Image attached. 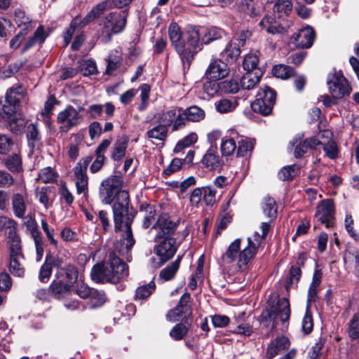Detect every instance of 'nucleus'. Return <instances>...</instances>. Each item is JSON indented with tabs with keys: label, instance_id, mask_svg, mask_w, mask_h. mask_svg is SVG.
I'll return each instance as SVG.
<instances>
[{
	"label": "nucleus",
	"instance_id": "nucleus-33",
	"mask_svg": "<svg viewBox=\"0 0 359 359\" xmlns=\"http://www.w3.org/2000/svg\"><path fill=\"white\" fill-rule=\"evenodd\" d=\"M25 94V89L23 86L15 84L7 90L5 97L18 107L20 102L24 98Z\"/></svg>",
	"mask_w": 359,
	"mask_h": 359
},
{
	"label": "nucleus",
	"instance_id": "nucleus-18",
	"mask_svg": "<svg viewBox=\"0 0 359 359\" xmlns=\"http://www.w3.org/2000/svg\"><path fill=\"white\" fill-rule=\"evenodd\" d=\"M239 139L238 131L231 128L227 131V135L222 138L221 142V152L223 156H229L232 155L236 149V140Z\"/></svg>",
	"mask_w": 359,
	"mask_h": 359
},
{
	"label": "nucleus",
	"instance_id": "nucleus-57",
	"mask_svg": "<svg viewBox=\"0 0 359 359\" xmlns=\"http://www.w3.org/2000/svg\"><path fill=\"white\" fill-rule=\"evenodd\" d=\"M221 93H236L239 90V84L235 79L220 81Z\"/></svg>",
	"mask_w": 359,
	"mask_h": 359
},
{
	"label": "nucleus",
	"instance_id": "nucleus-50",
	"mask_svg": "<svg viewBox=\"0 0 359 359\" xmlns=\"http://www.w3.org/2000/svg\"><path fill=\"white\" fill-rule=\"evenodd\" d=\"M198 140V135L195 133H191L180 140L175 145L173 151L179 153L186 147H189Z\"/></svg>",
	"mask_w": 359,
	"mask_h": 359
},
{
	"label": "nucleus",
	"instance_id": "nucleus-7",
	"mask_svg": "<svg viewBox=\"0 0 359 359\" xmlns=\"http://www.w3.org/2000/svg\"><path fill=\"white\" fill-rule=\"evenodd\" d=\"M190 300V294L187 292L184 293L181 297L177 305L168 312L165 316L166 320L170 322L189 320L192 313Z\"/></svg>",
	"mask_w": 359,
	"mask_h": 359
},
{
	"label": "nucleus",
	"instance_id": "nucleus-56",
	"mask_svg": "<svg viewBox=\"0 0 359 359\" xmlns=\"http://www.w3.org/2000/svg\"><path fill=\"white\" fill-rule=\"evenodd\" d=\"M9 120V127L11 130L15 134L21 133L26 126V121L21 117H12Z\"/></svg>",
	"mask_w": 359,
	"mask_h": 359
},
{
	"label": "nucleus",
	"instance_id": "nucleus-3",
	"mask_svg": "<svg viewBox=\"0 0 359 359\" xmlns=\"http://www.w3.org/2000/svg\"><path fill=\"white\" fill-rule=\"evenodd\" d=\"M168 35L172 46L180 55L184 65H189L200 48V31L196 27L183 34L176 22L168 27Z\"/></svg>",
	"mask_w": 359,
	"mask_h": 359
},
{
	"label": "nucleus",
	"instance_id": "nucleus-39",
	"mask_svg": "<svg viewBox=\"0 0 359 359\" xmlns=\"http://www.w3.org/2000/svg\"><path fill=\"white\" fill-rule=\"evenodd\" d=\"M18 107L5 97L4 101L0 102V116L4 119H10L15 114Z\"/></svg>",
	"mask_w": 359,
	"mask_h": 359
},
{
	"label": "nucleus",
	"instance_id": "nucleus-42",
	"mask_svg": "<svg viewBox=\"0 0 359 359\" xmlns=\"http://www.w3.org/2000/svg\"><path fill=\"white\" fill-rule=\"evenodd\" d=\"M274 104H269L256 97L255 100L252 103L251 107L255 112L259 113L263 116H268L271 113Z\"/></svg>",
	"mask_w": 359,
	"mask_h": 359
},
{
	"label": "nucleus",
	"instance_id": "nucleus-15",
	"mask_svg": "<svg viewBox=\"0 0 359 359\" xmlns=\"http://www.w3.org/2000/svg\"><path fill=\"white\" fill-rule=\"evenodd\" d=\"M290 346V339L283 335L278 336L268 344L266 356L272 359L283 351L287 350Z\"/></svg>",
	"mask_w": 359,
	"mask_h": 359
},
{
	"label": "nucleus",
	"instance_id": "nucleus-14",
	"mask_svg": "<svg viewBox=\"0 0 359 359\" xmlns=\"http://www.w3.org/2000/svg\"><path fill=\"white\" fill-rule=\"evenodd\" d=\"M11 205L14 215L19 219L25 217L28 206L27 193L24 187L21 193H14L11 196Z\"/></svg>",
	"mask_w": 359,
	"mask_h": 359
},
{
	"label": "nucleus",
	"instance_id": "nucleus-22",
	"mask_svg": "<svg viewBox=\"0 0 359 359\" xmlns=\"http://www.w3.org/2000/svg\"><path fill=\"white\" fill-rule=\"evenodd\" d=\"M259 25L262 29L271 34H283L286 32L285 27L277 22L271 16L266 15L259 22Z\"/></svg>",
	"mask_w": 359,
	"mask_h": 359
},
{
	"label": "nucleus",
	"instance_id": "nucleus-34",
	"mask_svg": "<svg viewBox=\"0 0 359 359\" xmlns=\"http://www.w3.org/2000/svg\"><path fill=\"white\" fill-rule=\"evenodd\" d=\"M25 257L23 258L10 257L8 269L10 273L17 277H23L25 273L24 266Z\"/></svg>",
	"mask_w": 359,
	"mask_h": 359
},
{
	"label": "nucleus",
	"instance_id": "nucleus-47",
	"mask_svg": "<svg viewBox=\"0 0 359 359\" xmlns=\"http://www.w3.org/2000/svg\"><path fill=\"white\" fill-rule=\"evenodd\" d=\"M215 105L218 112L225 114L233 111L237 106V102L228 99H221L215 102Z\"/></svg>",
	"mask_w": 359,
	"mask_h": 359
},
{
	"label": "nucleus",
	"instance_id": "nucleus-28",
	"mask_svg": "<svg viewBox=\"0 0 359 359\" xmlns=\"http://www.w3.org/2000/svg\"><path fill=\"white\" fill-rule=\"evenodd\" d=\"M261 76L260 70L246 72L241 79V87L245 90L253 88L259 82Z\"/></svg>",
	"mask_w": 359,
	"mask_h": 359
},
{
	"label": "nucleus",
	"instance_id": "nucleus-26",
	"mask_svg": "<svg viewBox=\"0 0 359 359\" xmlns=\"http://www.w3.org/2000/svg\"><path fill=\"white\" fill-rule=\"evenodd\" d=\"M71 285L65 283L64 278L54 280L50 290L52 294L57 299L66 297L70 292Z\"/></svg>",
	"mask_w": 359,
	"mask_h": 359
},
{
	"label": "nucleus",
	"instance_id": "nucleus-64",
	"mask_svg": "<svg viewBox=\"0 0 359 359\" xmlns=\"http://www.w3.org/2000/svg\"><path fill=\"white\" fill-rule=\"evenodd\" d=\"M41 223L42 229L45 232L48 241L54 247H57V240L54 237V229L48 226L47 222L46 220H44V219H42Z\"/></svg>",
	"mask_w": 359,
	"mask_h": 359
},
{
	"label": "nucleus",
	"instance_id": "nucleus-52",
	"mask_svg": "<svg viewBox=\"0 0 359 359\" xmlns=\"http://www.w3.org/2000/svg\"><path fill=\"white\" fill-rule=\"evenodd\" d=\"M273 75L282 79H287L294 74V69L285 65H278L273 68Z\"/></svg>",
	"mask_w": 359,
	"mask_h": 359
},
{
	"label": "nucleus",
	"instance_id": "nucleus-63",
	"mask_svg": "<svg viewBox=\"0 0 359 359\" xmlns=\"http://www.w3.org/2000/svg\"><path fill=\"white\" fill-rule=\"evenodd\" d=\"M81 71L85 76L95 74L97 72V66L95 62L91 60L84 61L81 65Z\"/></svg>",
	"mask_w": 359,
	"mask_h": 359
},
{
	"label": "nucleus",
	"instance_id": "nucleus-37",
	"mask_svg": "<svg viewBox=\"0 0 359 359\" xmlns=\"http://www.w3.org/2000/svg\"><path fill=\"white\" fill-rule=\"evenodd\" d=\"M183 114L187 121L192 122H198L203 120L205 116V111L196 105L190 106L183 110Z\"/></svg>",
	"mask_w": 359,
	"mask_h": 359
},
{
	"label": "nucleus",
	"instance_id": "nucleus-60",
	"mask_svg": "<svg viewBox=\"0 0 359 359\" xmlns=\"http://www.w3.org/2000/svg\"><path fill=\"white\" fill-rule=\"evenodd\" d=\"M348 334L352 339H359V312L354 314L350 321Z\"/></svg>",
	"mask_w": 359,
	"mask_h": 359
},
{
	"label": "nucleus",
	"instance_id": "nucleus-58",
	"mask_svg": "<svg viewBox=\"0 0 359 359\" xmlns=\"http://www.w3.org/2000/svg\"><path fill=\"white\" fill-rule=\"evenodd\" d=\"M177 111L178 109L173 108L162 112L158 118L160 123L168 128L174 121Z\"/></svg>",
	"mask_w": 359,
	"mask_h": 359
},
{
	"label": "nucleus",
	"instance_id": "nucleus-48",
	"mask_svg": "<svg viewBox=\"0 0 359 359\" xmlns=\"http://www.w3.org/2000/svg\"><path fill=\"white\" fill-rule=\"evenodd\" d=\"M105 301L106 296L104 292L93 289L89 297L88 305L90 309H95L102 306Z\"/></svg>",
	"mask_w": 359,
	"mask_h": 359
},
{
	"label": "nucleus",
	"instance_id": "nucleus-51",
	"mask_svg": "<svg viewBox=\"0 0 359 359\" xmlns=\"http://www.w3.org/2000/svg\"><path fill=\"white\" fill-rule=\"evenodd\" d=\"M5 165L10 171L18 172L22 170L21 158L18 154H13L6 159Z\"/></svg>",
	"mask_w": 359,
	"mask_h": 359
},
{
	"label": "nucleus",
	"instance_id": "nucleus-16",
	"mask_svg": "<svg viewBox=\"0 0 359 359\" xmlns=\"http://www.w3.org/2000/svg\"><path fill=\"white\" fill-rule=\"evenodd\" d=\"M107 267L108 262H101L94 265L90 271L91 279L97 283L114 282L117 278L114 276L107 275V272H109Z\"/></svg>",
	"mask_w": 359,
	"mask_h": 359
},
{
	"label": "nucleus",
	"instance_id": "nucleus-6",
	"mask_svg": "<svg viewBox=\"0 0 359 359\" xmlns=\"http://www.w3.org/2000/svg\"><path fill=\"white\" fill-rule=\"evenodd\" d=\"M83 107L78 109L72 105H67L65 109L60 111L57 116V122L60 124L59 130L62 133H67L72 128L81 124L83 117L80 112Z\"/></svg>",
	"mask_w": 359,
	"mask_h": 359
},
{
	"label": "nucleus",
	"instance_id": "nucleus-36",
	"mask_svg": "<svg viewBox=\"0 0 359 359\" xmlns=\"http://www.w3.org/2000/svg\"><path fill=\"white\" fill-rule=\"evenodd\" d=\"M276 310V317L279 316L282 323L288 321L290 316V308L288 299L282 298L278 300L277 307L274 308Z\"/></svg>",
	"mask_w": 359,
	"mask_h": 359
},
{
	"label": "nucleus",
	"instance_id": "nucleus-4",
	"mask_svg": "<svg viewBox=\"0 0 359 359\" xmlns=\"http://www.w3.org/2000/svg\"><path fill=\"white\" fill-rule=\"evenodd\" d=\"M128 13L126 10L119 12H111L108 14L103 20L102 34L105 36L102 40L104 42L109 41L113 34L121 32L126 25Z\"/></svg>",
	"mask_w": 359,
	"mask_h": 359
},
{
	"label": "nucleus",
	"instance_id": "nucleus-43",
	"mask_svg": "<svg viewBox=\"0 0 359 359\" xmlns=\"http://www.w3.org/2000/svg\"><path fill=\"white\" fill-rule=\"evenodd\" d=\"M223 33L224 32L220 28L215 27H211L205 30L202 37L200 36V41L203 44H208L212 41L221 39Z\"/></svg>",
	"mask_w": 359,
	"mask_h": 359
},
{
	"label": "nucleus",
	"instance_id": "nucleus-25",
	"mask_svg": "<svg viewBox=\"0 0 359 359\" xmlns=\"http://www.w3.org/2000/svg\"><path fill=\"white\" fill-rule=\"evenodd\" d=\"M201 163L209 170H217L222 166L219 156L216 154L215 149H209L204 154Z\"/></svg>",
	"mask_w": 359,
	"mask_h": 359
},
{
	"label": "nucleus",
	"instance_id": "nucleus-2",
	"mask_svg": "<svg viewBox=\"0 0 359 359\" xmlns=\"http://www.w3.org/2000/svg\"><path fill=\"white\" fill-rule=\"evenodd\" d=\"M271 221L262 222L261 224L262 235L255 233V241L253 242L250 238H248V245L241 250L240 238L236 239L228 247L226 251L222 257V262L224 265L235 264L237 271H243L248 269L250 260L257 253V248L262 239L265 238L269 232Z\"/></svg>",
	"mask_w": 359,
	"mask_h": 359
},
{
	"label": "nucleus",
	"instance_id": "nucleus-12",
	"mask_svg": "<svg viewBox=\"0 0 359 359\" xmlns=\"http://www.w3.org/2000/svg\"><path fill=\"white\" fill-rule=\"evenodd\" d=\"M162 241L156 247V255L159 257L160 262L155 264L154 267L161 266L164 262L170 259L177 251L176 239L175 238H168V239H162Z\"/></svg>",
	"mask_w": 359,
	"mask_h": 359
},
{
	"label": "nucleus",
	"instance_id": "nucleus-20",
	"mask_svg": "<svg viewBox=\"0 0 359 359\" xmlns=\"http://www.w3.org/2000/svg\"><path fill=\"white\" fill-rule=\"evenodd\" d=\"M129 138L126 135L118 136L111 149V158L114 161H121L126 153Z\"/></svg>",
	"mask_w": 359,
	"mask_h": 359
},
{
	"label": "nucleus",
	"instance_id": "nucleus-55",
	"mask_svg": "<svg viewBox=\"0 0 359 359\" xmlns=\"http://www.w3.org/2000/svg\"><path fill=\"white\" fill-rule=\"evenodd\" d=\"M313 327V317L310 311L309 305H307L306 311L302 322V330L304 334H308L311 332Z\"/></svg>",
	"mask_w": 359,
	"mask_h": 359
},
{
	"label": "nucleus",
	"instance_id": "nucleus-44",
	"mask_svg": "<svg viewBox=\"0 0 359 359\" xmlns=\"http://www.w3.org/2000/svg\"><path fill=\"white\" fill-rule=\"evenodd\" d=\"M300 172V168L296 165L285 166L278 172V177L283 181L291 180Z\"/></svg>",
	"mask_w": 359,
	"mask_h": 359
},
{
	"label": "nucleus",
	"instance_id": "nucleus-45",
	"mask_svg": "<svg viewBox=\"0 0 359 359\" xmlns=\"http://www.w3.org/2000/svg\"><path fill=\"white\" fill-rule=\"evenodd\" d=\"M15 22L19 27H22L21 30L29 32L34 27L32 22L26 16L25 13L22 11L15 12Z\"/></svg>",
	"mask_w": 359,
	"mask_h": 359
},
{
	"label": "nucleus",
	"instance_id": "nucleus-32",
	"mask_svg": "<svg viewBox=\"0 0 359 359\" xmlns=\"http://www.w3.org/2000/svg\"><path fill=\"white\" fill-rule=\"evenodd\" d=\"M240 140H238V149H237V156H248V154H250L255 147V140L254 139H251L247 137H243L239 135Z\"/></svg>",
	"mask_w": 359,
	"mask_h": 359
},
{
	"label": "nucleus",
	"instance_id": "nucleus-59",
	"mask_svg": "<svg viewBox=\"0 0 359 359\" xmlns=\"http://www.w3.org/2000/svg\"><path fill=\"white\" fill-rule=\"evenodd\" d=\"M203 90L208 96H215L219 92H221L220 81L219 82L215 79L206 81L203 86Z\"/></svg>",
	"mask_w": 359,
	"mask_h": 359
},
{
	"label": "nucleus",
	"instance_id": "nucleus-35",
	"mask_svg": "<svg viewBox=\"0 0 359 359\" xmlns=\"http://www.w3.org/2000/svg\"><path fill=\"white\" fill-rule=\"evenodd\" d=\"M168 132V128L159 123L149 128L147 132V136L149 139L163 142L167 138Z\"/></svg>",
	"mask_w": 359,
	"mask_h": 359
},
{
	"label": "nucleus",
	"instance_id": "nucleus-9",
	"mask_svg": "<svg viewBox=\"0 0 359 359\" xmlns=\"http://www.w3.org/2000/svg\"><path fill=\"white\" fill-rule=\"evenodd\" d=\"M107 275L114 276L117 278L114 282H107L108 283L116 284L126 279L128 276V269L126 264L121 259L116 255L115 252H110L109 255Z\"/></svg>",
	"mask_w": 359,
	"mask_h": 359
},
{
	"label": "nucleus",
	"instance_id": "nucleus-46",
	"mask_svg": "<svg viewBox=\"0 0 359 359\" xmlns=\"http://www.w3.org/2000/svg\"><path fill=\"white\" fill-rule=\"evenodd\" d=\"M155 289L156 284L153 280H151L147 285H144L137 288L135 299L144 300L148 298L153 293Z\"/></svg>",
	"mask_w": 359,
	"mask_h": 359
},
{
	"label": "nucleus",
	"instance_id": "nucleus-61",
	"mask_svg": "<svg viewBox=\"0 0 359 359\" xmlns=\"http://www.w3.org/2000/svg\"><path fill=\"white\" fill-rule=\"evenodd\" d=\"M258 61L259 60L256 55H247L243 59V67L244 69L247 71V72H253V70L255 69L257 66Z\"/></svg>",
	"mask_w": 359,
	"mask_h": 359
},
{
	"label": "nucleus",
	"instance_id": "nucleus-19",
	"mask_svg": "<svg viewBox=\"0 0 359 359\" xmlns=\"http://www.w3.org/2000/svg\"><path fill=\"white\" fill-rule=\"evenodd\" d=\"M7 244L9 247V257L23 258L22 248L20 237L16 233L15 229H11L8 231L7 237Z\"/></svg>",
	"mask_w": 359,
	"mask_h": 359
},
{
	"label": "nucleus",
	"instance_id": "nucleus-24",
	"mask_svg": "<svg viewBox=\"0 0 359 359\" xmlns=\"http://www.w3.org/2000/svg\"><path fill=\"white\" fill-rule=\"evenodd\" d=\"M55 276L57 279L64 278L65 283L71 285L77 280L78 271L74 266L69 264L65 267L58 266Z\"/></svg>",
	"mask_w": 359,
	"mask_h": 359
},
{
	"label": "nucleus",
	"instance_id": "nucleus-30",
	"mask_svg": "<svg viewBox=\"0 0 359 359\" xmlns=\"http://www.w3.org/2000/svg\"><path fill=\"white\" fill-rule=\"evenodd\" d=\"M320 144V142L315 137H312L299 142L294 149V155L295 158H300L306 154L309 149H314Z\"/></svg>",
	"mask_w": 359,
	"mask_h": 359
},
{
	"label": "nucleus",
	"instance_id": "nucleus-54",
	"mask_svg": "<svg viewBox=\"0 0 359 359\" xmlns=\"http://www.w3.org/2000/svg\"><path fill=\"white\" fill-rule=\"evenodd\" d=\"M256 97L259 98L267 103H275L276 101V93L271 88L265 87L261 88L257 93Z\"/></svg>",
	"mask_w": 359,
	"mask_h": 359
},
{
	"label": "nucleus",
	"instance_id": "nucleus-29",
	"mask_svg": "<svg viewBox=\"0 0 359 359\" xmlns=\"http://www.w3.org/2000/svg\"><path fill=\"white\" fill-rule=\"evenodd\" d=\"M182 257L178 256L176 260L163 269L159 273V280L169 281L172 280L180 268Z\"/></svg>",
	"mask_w": 359,
	"mask_h": 359
},
{
	"label": "nucleus",
	"instance_id": "nucleus-62",
	"mask_svg": "<svg viewBox=\"0 0 359 359\" xmlns=\"http://www.w3.org/2000/svg\"><path fill=\"white\" fill-rule=\"evenodd\" d=\"M203 200L207 205H212L216 201L215 195L216 190L211 186L203 187Z\"/></svg>",
	"mask_w": 359,
	"mask_h": 359
},
{
	"label": "nucleus",
	"instance_id": "nucleus-38",
	"mask_svg": "<svg viewBox=\"0 0 359 359\" xmlns=\"http://www.w3.org/2000/svg\"><path fill=\"white\" fill-rule=\"evenodd\" d=\"M27 137L28 145L32 149L40 144L41 135L36 124L31 123L27 126Z\"/></svg>",
	"mask_w": 359,
	"mask_h": 359
},
{
	"label": "nucleus",
	"instance_id": "nucleus-40",
	"mask_svg": "<svg viewBox=\"0 0 359 359\" xmlns=\"http://www.w3.org/2000/svg\"><path fill=\"white\" fill-rule=\"evenodd\" d=\"M114 6L112 0H106L102 1L94 6L88 13V18L93 19L94 20L99 16H100L105 11L112 8Z\"/></svg>",
	"mask_w": 359,
	"mask_h": 359
},
{
	"label": "nucleus",
	"instance_id": "nucleus-23",
	"mask_svg": "<svg viewBox=\"0 0 359 359\" xmlns=\"http://www.w3.org/2000/svg\"><path fill=\"white\" fill-rule=\"evenodd\" d=\"M240 54V44H237L235 41H229L220 53V57L228 64H232L236 61Z\"/></svg>",
	"mask_w": 359,
	"mask_h": 359
},
{
	"label": "nucleus",
	"instance_id": "nucleus-5",
	"mask_svg": "<svg viewBox=\"0 0 359 359\" xmlns=\"http://www.w3.org/2000/svg\"><path fill=\"white\" fill-rule=\"evenodd\" d=\"M93 157L87 156L80 159L73 168V179L76 187V193L83 195L85 201L88 196V177L87 175V168L92 161Z\"/></svg>",
	"mask_w": 359,
	"mask_h": 359
},
{
	"label": "nucleus",
	"instance_id": "nucleus-17",
	"mask_svg": "<svg viewBox=\"0 0 359 359\" xmlns=\"http://www.w3.org/2000/svg\"><path fill=\"white\" fill-rule=\"evenodd\" d=\"M111 144V140L106 139L101 142L95 149V159L90 167V170L92 173H96L99 172L103 167L107 158L104 156V152L109 148Z\"/></svg>",
	"mask_w": 359,
	"mask_h": 359
},
{
	"label": "nucleus",
	"instance_id": "nucleus-1",
	"mask_svg": "<svg viewBox=\"0 0 359 359\" xmlns=\"http://www.w3.org/2000/svg\"><path fill=\"white\" fill-rule=\"evenodd\" d=\"M123 187L122 177L111 175L101 182L99 194L103 203L111 204L114 202L112 210L115 227L124 232L116 244L115 251L130 261V251L135 243L131 229L135 212L132 208H129V194L123 189Z\"/></svg>",
	"mask_w": 359,
	"mask_h": 359
},
{
	"label": "nucleus",
	"instance_id": "nucleus-13",
	"mask_svg": "<svg viewBox=\"0 0 359 359\" xmlns=\"http://www.w3.org/2000/svg\"><path fill=\"white\" fill-rule=\"evenodd\" d=\"M228 65L229 64L221 57L212 58L205 72V75L211 79H222L229 73Z\"/></svg>",
	"mask_w": 359,
	"mask_h": 359
},
{
	"label": "nucleus",
	"instance_id": "nucleus-49",
	"mask_svg": "<svg viewBox=\"0 0 359 359\" xmlns=\"http://www.w3.org/2000/svg\"><path fill=\"white\" fill-rule=\"evenodd\" d=\"M292 4L291 0H278L273 6V11L279 18L287 15L292 11Z\"/></svg>",
	"mask_w": 359,
	"mask_h": 359
},
{
	"label": "nucleus",
	"instance_id": "nucleus-21",
	"mask_svg": "<svg viewBox=\"0 0 359 359\" xmlns=\"http://www.w3.org/2000/svg\"><path fill=\"white\" fill-rule=\"evenodd\" d=\"M295 43L298 47L307 48L312 46L315 32L312 27H306L301 30L294 37Z\"/></svg>",
	"mask_w": 359,
	"mask_h": 359
},
{
	"label": "nucleus",
	"instance_id": "nucleus-8",
	"mask_svg": "<svg viewBox=\"0 0 359 359\" xmlns=\"http://www.w3.org/2000/svg\"><path fill=\"white\" fill-rule=\"evenodd\" d=\"M329 92L334 97L339 99L349 95L352 88L346 79L340 74L329 76L327 81Z\"/></svg>",
	"mask_w": 359,
	"mask_h": 359
},
{
	"label": "nucleus",
	"instance_id": "nucleus-31",
	"mask_svg": "<svg viewBox=\"0 0 359 359\" xmlns=\"http://www.w3.org/2000/svg\"><path fill=\"white\" fill-rule=\"evenodd\" d=\"M189 320L182 321L176 324L170 331V337L175 341H180L184 338L191 329Z\"/></svg>",
	"mask_w": 359,
	"mask_h": 359
},
{
	"label": "nucleus",
	"instance_id": "nucleus-10",
	"mask_svg": "<svg viewBox=\"0 0 359 359\" xmlns=\"http://www.w3.org/2000/svg\"><path fill=\"white\" fill-rule=\"evenodd\" d=\"M177 226V224L172 221L169 215L166 214L160 215L153 226V229L156 231L155 241L158 242L161 239L172 238V236Z\"/></svg>",
	"mask_w": 359,
	"mask_h": 359
},
{
	"label": "nucleus",
	"instance_id": "nucleus-53",
	"mask_svg": "<svg viewBox=\"0 0 359 359\" xmlns=\"http://www.w3.org/2000/svg\"><path fill=\"white\" fill-rule=\"evenodd\" d=\"M56 174L51 167L41 169L38 175L37 180L43 183H51L56 180Z\"/></svg>",
	"mask_w": 359,
	"mask_h": 359
},
{
	"label": "nucleus",
	"instance_id": "nucleus-27",
	"mask_svg": "<svg viewBox=\"0 0 359 359\" xmlns=\"http://www.w3.org/2000/svg\"><path fill=\"white\" fill-rule=\"evenodd\" d=\"M344 261L359 276V250H347L344 253Z\"/></svg>",
	"mask_w": 359,
	"mask_h": 359
},
{
	"label": "nucleus",
	"instance_id": "nucleus-41",
	"mask_svg": "<svg viewBox=\"0 0 359 359\" xmlns=\"http://www.w3.org/2000/svg\"><path fill=\"white\" fill-rule=\"evenodd\" d=\"M263 212L272 221L276 217L277 207L275 200L271 197H265L262 203Z\"/></svg>",
	"mask_w": 359,
	"mask_h": 359
},
{
	"label": "nucleus",
	"instance_id": "nucleus-11",
	"mask_svg": "<svg viewBox=\"0 0 359 359\" xmlns=\"http://www.w3.org/2000/svg\"><path fill=\"white\" fill-rule=\"evenodd\" d=\"M334 203L331 198L321 201L316 208V217L325 224L326 228H330L334 224Z\"/></svg>",
	"mask_w": 359,
	"mask_h": 359
}]
</instances>
